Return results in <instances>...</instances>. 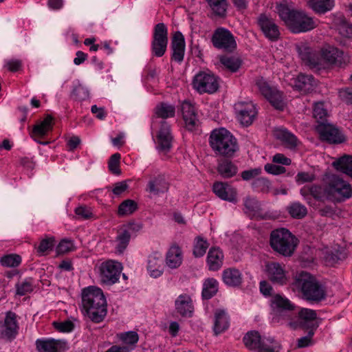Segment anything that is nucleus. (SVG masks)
<instances>
[{"label": "nucleus", "mask_w": 352, "mask_h": 352, "mask_svg": "<svg viewBox=\"0 0 352 352\" xmlns=\"http://www.w3.org/2000/svg\"><path fill=\"white\" fill-rule=\"evenodd\" d=\"M298 54L305 65L318 71L340 65L342 63L343 52L330 45H324L319 52L304 47L299 48Z\"/></svg>", "instance_id": "1"}, {"label": "nucleus", "mask_w": 352, "mask_h": 352, "mask_svg": "<svg viewBox=\"0 0 352 352\" xmlns=\"http://www.w3.org/2000/svg\"><path fill=\"white\" fill-rule=\"evenodd\" d=\"M276 10L280 19L293 33L309 32L317 26L316 21L303 11L292 9L283 3L278 4Z\"/></svg>", "instance_id": "2"}, {"label": "nucleus", "mask_w": 352, "mask_h": 352, "mask_svg": "<svg viewBox=\"0 0 352 352\" xmlns=\"http://www.w3.org/2000/svg\"><path fill=\"white\" fill-rule=\"evenodd\" d=\"M82 304L87 317L92 322L99 323L103 321L107 313V302L100 288L89 287L84 289Z\"/></svg>", "instance_id": "3"}, {"label": "nucleus", "mask_w": 352, "mask_h": 352, "mask_svg": "<svg viewBox=\"0 0 352 352\" xmlns=\"http://www.w3.org/2000/svg\"><path fill=\"white\" fill-rule=\"evenodd\" d=\"M292 286L293 289L300 292L302 298L308 302H318L326 298L324 287L308 272L296 274Z\"/></svg>", "instance_id": "4"}, {"label": "nucleus", "mask_w": 352, "mask_h": 352, "mask_svg": "<svg viewBox=\"0 0 352 352\" xmlns=\"http://www.w3.org/2000/svg\"><path fill=\"white\" fill-rule=\"evenodd\" d=\"M212 151L218 155L232 157L238 149L236 138L224 128L214 129L209 138Z\"/></svg>", "instance_id": "5"}, {"label": "nucleus", "mask_w": 352, "mask_h": 352, "mask_svg": "<svg viewBox=\"0 0 352 352\" xmlns=\"http://www.w3.org/2000/svg\"><path fill=\"white\" fill-rule=\"evenodd\" d=\"M270 245L279 254L291 256L298 245V239L289 230L278 228L271 232Z\"/></svg>", "instance_id": "6"}, {"label": "nucleus", "mask_w": 352, "mask_h": 352, "mask_svg": "<svg viewBox=\"0 0 352 352\" xmlns=\"http://www.w3.org/2000/svg\"><path fill=\"white\" fill-rule=\"evenodd\" d=\"M192 85L200 94H212L219 89V79L210 71H201L194 76Z\"/></svg>", "instance_id": "7"}, {"label": "nucleus", "mask_w": 352, "mask_h": 352, "mask_svg": "<svg viewBox=\"0 0 352 352\" xmlns=\"http://www.w3.org/2000/svg\"><path fill=\"white\" fill-rule=\"evenodd\" d=\"M211 42L215 48L228 53L233 52L237 47L234 35L224 28H218L214 30Z\"/></svg>", "instance_id": "8"}, {"label": "nucleus", "mask_w": 352, "mask_h": 352, "mask_svg": "<svg viewBox=\"0 0 352 352\" xmlns=\"http://www.w3.org/2000/svg\"><path fill=\"white\" fill-rule=\"evenodd\" d=\"M168 29L163 23L155 25L153 30L151 51L157 57H162L166 52L168 45Z\"/></svg>", "instance_id": "9"}, {"label": "nucleus", "mask_w": 352, "mask_h": 352, "mask_svg": "<svg viewBox=\"0 0 352 352\" xmlns=\"http://www.w3.org/2000/svg\"><path fill=\"white\" fill-rule=\"evenodd\" d=\"M256 85L261 94L275 109L278 110H283L284 109L285 102L282 93L276 88L270 87L263 78H257Z\"/></svg>", "instance_id": "10"}, {"label": "nucleus", "mask_w": 352, "mask_h": 352, "mask_svg": "<svg viewBox=\"0 0 352 352\" xmlns=\"http://www.w3.org/2000/svg\"><path fill=\"white\" fill-rule=\"evenodd\" d=\"M327 195L329 197L339 196L343 200L352 197L351 186L338 176L333 175L326 186Z\"/></svg>", "instance_id": "11"}, {"label": "nucleus", "mask_w": 352, "mask_h": 352, "mask_svg": "<svg viewBox=\"0 0 352 352\" xmlns=\"http://www.w3.org/2000/svg\"><path fill=\"white\" fill-rule=\"evenodd\" d=\"M316 129L320 139L329 143L340 144L346 140L344 135L338 127L327 122L318 124Z\"/></svg>", "instance_id": "12"}, {"label": "nucleus", "mask_w": 352, "mask_h": 352, "mask_svg": "<svg viewBox=\"0 0 352 352\" xmlns=\"http://www.w3.org/2000/svg\"><path fill=\"white\" fill-rule=\"evenodd\" d=\"M234 108L236 118L241 124L248 126L252 124L257 111L252 102H237L234 104Z\"/></svg>", "instance_id": "13"}, {"label": "nucleus", "mask_w": 352, "mask_h": 352, "mask_svg": "<svg viewBox=\"0 0 352 352\" xmlns=\"http://www.w3.org/2000/svg\"><path fill=\"white\" fill-rule=\"evenodd\" d=\"M121 271V264L112 260L103 262L100 266L101 280L107 284L116 283L119 280Z\"/></svg>", "instance_id": "14"}, {"label": "nucleus", "mask_w": 352, "mask_h": 352, "mask_svg": "<svg viewBox=\"0 0 352 352\" xmlns=\"http://www.w3.org/2000/svg\"><path fill=\"white\" fill-rule=\"evenodd\" d=\"M295 318V320L292 318L288 322L287 325L290 328L293 329H296L299 327L312 328V324L317 318V314L315 310L302 308L297 312ZM316 328V327H314L313 329Z\"/></svg>", "instance_id": "15"}, {"label": "nucleus", "mask_w": 352, "mask_h": 352, "mask_svg": "<svg viewBox=\"0 0 352 352\" xmlns=\"http://www.w3.org/2000/svg\"><path fill=\"white\" fill-rule=\"evenodd\" d=\"M19 329L17 315L11 311H7L3 324V330L1 333V338L11 342L16 337Z\"/></svg>", "instance_id": "16"}, {"label": "nucleus", "mask_w": 352, "mask_h": 352, "mask_svg": "<svg viewBox=\"0 0 352 352\" xmlns=\"http://www.w3.org/2000/svg\"><path fill=\"white\" fill-rule=\"evenodd\" d=\"M257 23L266 38L272 41H277L280 37V31L274 20L265 14L257 18Z\"/></svg>", "instance_id": "17"}, {"label": "nucleus", "mask_w": 352, "mask_h": 352, "mask_svg": "<svg viewBox=\"0 0 352 352\" xmlns=\"http://www.w3.org/2000/svg\"><path fill=\"white\" fill-rule=\"evenodd\" d=\"M266 273L273 283L283 285L287 283L288 278L284 265L276 262L269 263L266 265Z\"/></svg>", "instance_id": "18"}, {"label": "nucleus", "mask_w": 352, "mask_h": 352, "mask_svg": "<svg viewBox=\"0 0 352 352\" xmlns=\"http://www.w3.org/2000/svg\"><path fill=\"white\" fill-rule=\"evenodd\" d=\"M173 135L170 126L166 121H162L160 128L157 134V148L164 153H167L172 147Z\"/></svg>", "instance_id": "19"}, {"label": "nucleus", "mask_w": 352, "mask_h": 352, "mask_svg": "<svg viewBox=\"0 0 352 352\" xmlns=\"http://www.w3.org/2000/svg\"><path fill=\"white\" fill-rule=\"evenodd\" d=\"M212 190L220 199L230 202L237 201V191L227 182H216L213 184Z\"/></svg>", "instance_id": "20"}, {"label": "nucleus", "mask_w": 352, "mask_h": 352, "mask_svg": "<svg viewBox=\"0 0 352 352\" xmlns=\"http://www.w3.org/2000/svg\"><path fill=\"white\" fill-rule=\"evenodd\" d=\"M170 184L164 175L160 174L152 177L148 182L146 191L150 194L158 196L161 194L167 192Z\"/></svg>", "instance_id": "21"}, {"label": "nucleus", "mask_w": 352, "mask_h": 352, "mask_svg": "<svg viewBox=\"0 0 352 352\" xmlns=\"http://www.w3.org/2000/svg\"><path fill=\"white\" fill-rule=\"evenodd\" d=\"M182 113L186 129L189 131L195 130L199 125L195 106L189 102H184L182 104Z\"/></svg>", "instance_id": "22"}, {"label": "nucleus", "mask_w": 352, "mask_h": 352, "mask_svg": "<svg viewBox=\"0 0 352 352\" xmlns=\"http://www.w3.org/2000/svg\"><path fill=\"white\" fill-rule=\"evenodd\" d=\"M175 309L182 317H191L194 311V305L191 297L186 294H180L175 301Z\"/></svg>", "instance_id": "23"}, {"label": "nucleus", "mask_w": 352, "mask_h": 352, "mask_svg": "<svg viewBox=\"0 0 352 352\" xmlns=\"http://www.w3.org/2000/svg\"><path fill=\"white\" fill-rule=\"evenodd\" d=\"M185 38L179 31L174 33L171 40L172 59L181 63L184 60L185 53Z\"/></svg>", "instance_id": "24"}, {"label": "nucleus", "mask_w": 352, "mask_h": 352, "mask_svg": "<svg viewBox=\"0 0 352 352\" xmlns=\"http://www.w3.org/2000/svg\"><path fill=\"white\" fill-rule=\"evenodd\" d=\"M316 86V82L311 75L300 74L294 81V87L303 93L314 90Z\"/></svg>", "instance_id": "25"}, {"label": "nucleus", "mask_w": 352, "mask_h": 352, "mask_svg": "<svg viewBox=\"0 0 352 352\" xmlns=\"http://www.w3.org/2000/svg\"><path fill=\"white\" fill-rule=\"evenodd\" d=\"M183 254L180 247L173 244L168 250L166 256V264L171 269L179 267L182 263Z\"/></svg>", "instance_id": "26"}, {"label": "nucleus", "mask_w": 352, "mask_h": 352, "mask_svg": "<svg viewBox=\"0 0 352 352\" xmlns=\"http://www.w3.org/2000/svg\"><path fill=\"white\" fill-rule=\"evenodd\" d=\"M222 280L229 287H238L242 283L243 276L238 269L229 267L223 271Z\"/></svg>", "instance_id": "27"}, {"label": "nucleus", "mask_w": 352, "mask_h": 352, "mask_svg": "<svg viewBox=\"0 0 352 352\" xmlns=\"http://www.w3.org/2000/svg\"><path fill=\"white\" fill-rule=\"evenodd\" d=\"M274 135L289 148H294L298 145V138L286 129L278 128L274 129Z\"/></svg>", "instance_id": "28"}, {"label": "nucleus", "mask_w": 352, "mask_h": 352, "mask_svg": "<svg viewBox=\"0 0 352 352\" xmlns=\"http://www.w3.org/2000/svg\"><path fill=\"white\" fill-rule=\"evenodd\" d=\"M223 253L219 248H212L207 256V265L209 270L217 271L223 265Z\"/></svg>", "instance_id": "29"}, {"label": "nucleus", "mask_w": 352, "mask_h": 352, "mask_svg": "<svg viewBox=\"0 0 352 352\" xmlns=\"http://www.w3.org/2000/svg\"><path fill=\"white\" fill-rule=\"evenodd\" d=\"M217 170L223 178L229 179L236 175L238 167L228 159H221L218 160Z\"/></svg>", "instance_id": "30"}, {"label": "nucleus", "mask_w": 352, "mask_h": 352, "mask_svg": "<svg viewBox=\"0 0 352 352\" xmlns=\"http://www.w3.org/2000/svg\"><path fill=\"white\" fill-rule=\"evenodd\" d=\"M230 325V320L224 310L217 309L214 313L213 330L215 335H219L227 330Z\"/></svg>", "instance_id": "31"}, {"label": "nucleus", "mask_w": 352, "mask_h": 352, "mask_svg": "<svg viewBox=\"0 0 352 352\" xmlns=\"http://www.w3.org/2000/svg\"><path fill=\"white\" fill-rule=\"evenodd\" d=\"M117 339L124 344V346H127L131 350L135 349L136 344L139 340V335L135 331H129L122 332L116 334Z\"/></svg>", "instance_id": "32"}, {"label": "nucleus", "mask_w": 352, "mask_h": 352, "mask_svg": "<svg viewBox=\"0 0 352 352\" xmlns=\"http://www.w3.org/2000/svg\"><path fill=\"white\" fill-rule=\"evenodd\" d=\"M333 167L352 178V155H344L333 162Z\"/></svg>", "instance_id": "33"}, {"label": "nucleus", "mask_w": 352, "mask_h": 352, "mask_svg": "<svg viewBox=\"0 0 352 352\" xmlns=\"http://www.w3.org/2000/svg\"><path fill=\"white\" fill-rule=\"evenodd\" d=\"M131 239V234L129 230L126 228H120L118 231L117 236L116 237V253L122 254L127 248Z\"/></svg>", "instance_id": "34"}, {"label": "nucleus", "mask_w": 352, "mask_h": 352, "mask_svg": "<svg viewBox=\"0 0 352 352\" xmlns=\"http://www.w3.org/2000/svg\"><path fill=\"white\" fill-rule=\"evenodd\" d=\"M272 306L278 311H293L295 309V305L288 298L280 294H276L272 299Z\"/></svg>", "instance_id": "35"}, {"label": "nucleus", "mask_w": 352, "mask_h": 352, "mask_svg": "<svg viewBox=\"0 0 352 352\" xmlns=\"http://www.w3.org/2000/svg\"><path fill=\"white\" fill-rule=\"evenodd\" d=\"M262 338L256 331H248L243 338V342L247 349L255 351L258 349Z\"/></svg>", "instance_id": "36"}, {"label": "nucleus", "mask_w": 352, "mask_h": 352, "mask_svg": "<svg viewBox=\"0 0 352 352\" xmlns=\"http://www.w3.org/2000/svg\"><path fill=\"white\" fill-rule=\"evenodd\" d=\"M36 346L38 352H58L60 341L55 340H37Z\"/></svg>", "instance_id": "37"}, {"label": "nucleus", "mask_w": 352, "mask_h": 352, "mask_svg": "<svg viewBox=\"0 0 352 352\" xmlns=\"http://www.w3.org/2000/svg\"><path fill=\"white\" fill-rule=\"evenodd\" d=\"M52 117L46 116L39 124H36L32 130L34 136L43 137L52 129Z\"/></svg>", "instance_id": "38"}, {"label": "nucleus", "mask_w": 352, "mask_h": 352, "mask_svg": "<svg viewBox=\"0 0 352 352\" xmlns=\"http://www.w3.org/2000/svg\"><path fill=\"white\" fill-rule=\"evenodd\" d=\"M155 113L157 117L163 119L173 118L175 116V106L172 104L161 102L155 107Z\"/></svg>", "instance_id": "39"}, {"label": "nucleus", "mask_w": 352, "mask_h": 352, "mask_svg": "<svg viewBox=\"0 0 352 352\" xmlns=\"http://www.w3.org/2000/svg\"><path fill=\"white\" fill-rule=\"evenodd\" d=\"M218 281L213 278H207L204 283L202 290V296L204 299H210L214 296L218 291Z\"/></svg>", "instance_id": "40"}, {"label": "nucleus", "mask_w": 352, "mask_h": 352, "mask_svg": "<svg viewBox=\"0 0 352 352\" xmlns=\"http://www.w3.org/2000/svg\"><path fill=\"white\" fill-rule=\"evenodd\" d=\"M147 270L151 276L154 278L160 276L163 272L162 261L155 256H149Z\"/></svg>", "instance_id": "41"}, {"label": "nucleus", "mask_w": 352, "mask_h": 352, "mask_svg": "<svg viewBox=\"0 0 352 352\" xmlns=\"http://www.w3.org/2000/svg\"><path fill=\"white\" fill-rule=\"evenodd\" d=\"M252 188L256 192L268 194L272 191V183L265 177H257L252 182Z\"/></svg>", "instance_id": "42"}, {"label": "nucleus", "mask_w": 352, "mask_h": 352, "mask_svg": "<svg viewBox=\"0 0 352 352\" xmlns=\"http://www.w3.org/2000/svg\"><path fill=\"white\" fill-rule=\"evenodd\" d=\"M280 349V345L272 338L262 339L256 352H278Z\"/></svg>", "instance_id": "43"}, {"label": "nucleus", "mask_w": 352, "mask_h": 352, "mask_svg": "<svg viewBox=\"0 0 352 352\" xmlns=\"http://www.w3.org/2000/svg\"><path fill=\"white\" fill-rule=\"evenodd\" d=\"M137 210L138 204L135 201L126 199L119 205L118 214L120 217L127 216L133 214Z\"/></svg>", "instance_id": "44"}, {"label": "nucleus", "mask_w": 352, "mask_h": 352, "mask_svg": "<svg viewBox=\"0 0 352 352\" xmlns=\"http://www.w3.org/2000/svg\"><path fill=\"white\" fill-rule=\"evenodd\" d=\"M221 63L232 72L238 71L241 65V60L238 57L221 56L219 58Z\"/></svg>", "instance_id": "45"}, {"label": "nucleus", "mask_w": 352, "mask_h": 352, "mask_svg": "<svg viewBox=\"0 0 352 352\" xmlns=\"http://www.w3.org/2000/svg\"><path fill=\"white\" fill-rule=\"evenodd\" d=\"M209 5L212 12L219 16H224L226 13V0H205Z\"/></svg>", "instance_id": "46"}, {"label": "nucleus", "mask_w": 352, "mask_h": 352, "mask_svg": "<svg viewBox=\"0 0 352 352\" xmlns=\"http://www.w3.org/2000/svg\"><path fill=\"white\" fill-rule=\"evenodd\" d=\"M311 7L318 13H324L333 7V0H310Z\"/></svg>", "instance_id": "47"}, {"label": "nucleus", "mask_w": 352, "mask_h": 352, "mask_svg": "<svg viewBox=\"0 0 352 352\" xmlns=\"http://www.w3.org/2000/svg\"><path fill=\"white\" fill-rule=\"evenodd\" d=\"M287 212L295 219H302L307 214L306 207L298 202H294L289 205L287 207Z\"/></svg>", "instance_id": "48"}, {"label": "nucleus", "mask_w": 352, "mask_h": 352, "mask_svg": "<svg viewBox=\"0 0 352 352\" xmlns=\"http://www.w3.org/2000/svg\"><path fill=\"white\" fill-rule=\"evenodd\" d=\"M313 115L318 124L327 123L328 113L327 110L324 108L323 102H318L315 103Z\"/></svg>", "instance_id": "49"}, {"label": "nucleus", "mask_w": 352, "mask_h": 352, "mask_svg": "<svg viewBox=\"0 0 352 352\" xmlns=\"http://www.w3.org/2000/svg\"><path fill=\"white\" fill-rule=\"evenodd\" d=\"M21 263V258L15 254H8L2 256L0 259L1 265L8 267H15Z\"/></svg>", "instance_id": "50"}, {"label": "nucleus", "mask_w": 352, "mask_h": 352, "mask_svg": "<svg viewBox=\"0 0 352 352\" xmlns=\"http://www.w3.org/2000/svg\"><path fill=\"white\" fill-rule=\"evenodd\" d=\"M121 155L116 153L111 156L108 162V167L110 172L114 175H119L121 173L120 169V162Z\"/></svg>", "instance_id": "51"}, {"label": "nucleus", "mask_w": 352, "mask_h": 352, "mask_svg": "<svg viewBox=\"0 0 352 352\" xmlns=\"http://www.w3.org/2000/svg\"><path fill=\"white\" fill-rule=\"evenodd\" d=\"M208 248V243L207 241L204 240L202 238L199 236L197 237L196 243L195 244L193 249V254L196 257H201L205 254Z\"/></svg>", "instance_id": "52"}, {"label": "nucleus", "mask_w": 352, "mask_h": 352, "mask_svg": "<svg viewBox=\"0 0 352 352\" xmlns=\"http://www.w3.org/2000/svg\"><path fill=\"white\" fill-rule=\"evenodd\" d=\"M55 245L54 237H48L41 241L39 245L36 248L37 252L39 255H43L47 251L52 250Z\"/></svg>", "instance_id": "53"}, {"label": "nucleus", "mask_w": 352, "mask_h": 352, "mask_svg": "<svg viewBox=\"0 0 352 352\" xmlns=\"http://www.w3.org/2000/svg\"><path fill=\"white\" fill-rule=\"evenodd\" d=\"M16 294L24 296L33 290L32 280H25L16 285Z\"/></svg>", "instance_id": "54"}, {"label": "nucleus", "mask_w": 352, "mask_h": 352, "mask_svg": "<svg viewBox=\"0 0 352 352\" xmlns=\"http://www.w3.org/2000/svg\"><path fill=\"white\" fill-rule=\"evenodd\" d=\"M316 179V175L311 172H299L295 177L296 182L298 184L310 183Z\"/></svg>", "instance_id": "55"}, {"label": "nucleus", "mask_w": 352, "mask_h": 352, "mask_svg": "<svg viewBox=\"0 0 352 352\" xmlns=\"http://www.w3.org/2000/svg\"><path fill=\"white\" fill-rule=\"evenodd\" d=\"M72 96L78 100H85L89 96L88 91L81 85H78L74 87Z\"/></svg>", "instance_id": "56"}, {"label": "nucleus", "mask_w": 352, "mask_h": 352, "mask_svg": "<svg viewBox=\"0 0 352 352\" xmlns=\"http://www.w3.org/2000/svg\"><path fill=\"white\" fill-rule=\"evenodd\" d=\"M310 189L311 196L316 200L322 201L327 195L326 188L323 189L322 187L319 185H311L310 186Z\"/></svg>", "instance_id": "57"}, {"label": "nucleus", "mask_w": 352, "mask_h": 352, "mask_svg": "<svg viewBox=\"0 0 352 352\" xmlns=\"http://www.w3.org/2000/svg\"><path fill=\"white\" fill-rule=\"evenodd\" d=\"M262 173L261 168H254L249 170H245L241 172V176L243 180L249 181L252 179H256V177L260 175Z\"/></svg>", "instance_id": "58"}, {"label": "nucleus", "mask_w": 352, "mask_h": 352, "mask_svg": "<svg viewBox=\"0 0 352 352\" xmlns=\"http://www.w3.org/2000/svg\"><path fill=\"white\" fill-rule=\"evenodd\" d=\"M53 325L54 328L60 332H70L74 329V324L69 320L58 322H54Z\"/></svg>", "instance_id": "59"}, {"label": "nucleus", "mask_w": 352, "mask_h": 352, "mask_svg": "<svg viewBox=\"0 0 352 352\" xmlns=\"http://www.w3.org/2000/svg\"><path fill=\"white\" fill-rule=\"evenodd\" d=\"M74 249V245L72 241L63 239L62 240L56 248V251L58 254H65Z\"/></svg>", "instance_id": "60"}, {"label": "nucleus", "mask_w": 352, "mask_h": 352, "mask_svg": "<svg viewBox=\"0 0 352 352\" xmlns=\"http://www.w3.org/2000/svg\"><path fill=\"white\" fill-rule=\"evenodd\" d=\"M264 168L267 173L274 175L285 173L286 171V169L284 166L274 164H267L265 165Z\"/></svg>", "instance_id": "61"}, {"label": "nucleus", "mask_w": 352, "mask_h": 352, "mask_svg": "<svg viewBox=\"0 0 352 352\" xmlns=\"http://www.w3.org/2000/svg\"><path fill=\"white\" fill-rule=\"evenodd\" d=\"M338 30L342 36L346 38H352V25L342 21L338 26Z\"/></svg>", "instance_id": "62"}, {"label": "nucleus", "mask_w": 352, "mask_h": 352, "mask_svg": "<svg viewBox=\"0 0 352 352\" xmlns=\"http://www.w3.org/2000/svg\"><path fill=\"white\" fill-rule=\"evenodd\" d=\"M314 334V329H311L307 336L305 337H302L298 340V346L300 348H303L308 346L309 344L311 343V338Z\"/></svg>", "instance_id": "63"}, {"label": "nucleus", "mask_w": 352, "mask_h": 352, "mask_svg": "<svg viewBox=\"0 0 352 352\" xmlns=\"http://www.w3.org/2000/svg\"><path fill=\"white\" fill-rule=\"evenodd\" d=\"M76 214L81 219H87L92 216L90 209L86 206H79L75 210Z\"/></svg>", "instance_id": "64"}]
</instances>
